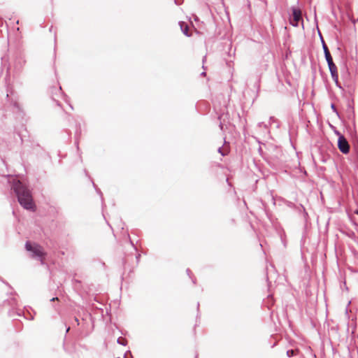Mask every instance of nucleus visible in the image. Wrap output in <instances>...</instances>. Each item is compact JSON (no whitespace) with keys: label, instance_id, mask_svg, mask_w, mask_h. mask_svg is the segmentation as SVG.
<instances>
[{"label":"nucleus","instance_id":"obj_19","mask_svg":"<svg viewBox=\"0 0 358 358\" xmlns=\"http://www.w3.org/2000/svg\"><path fill=\"white\" fill-rule=\"evenodd\" d=\"M222 115H223V114H222V115H219V116H218V119H219V120H220L219 127H220V129H221V130H223V129H224V128H223V127H224V122H222L221 121V119H222Z\"/></svg>","mask_w":358,"mask_h":358},{"label":"nucleus","instance_id":"obj_23","mask_svg":"<svg viewBox=\"0 0 358 358\" xmlns=\"http://www.w3.org/2000/svg\"><path fill=\"white\" fill-rule=\"evenodd\" d=\"M0 280H1L3 283H4V284H6V285H8L10 288H12V287H10V285L6 282V281H5V280H4L1 277H0Z\"/></svg>","mask_w":358,"mask_h":358},{"label":"nucleus","instance_id":"obj_36","mask_svg":"<svg viewBox=\"0 0 358 358\" xmlns=\"http://www.w3.org/2000/svg\"><path fill=\"white\" fill-rule=\"evenodd\" d=\"M13 105H14L15 107L19 108V106H18L17 103L15 102Z\"/></svg>","mask_w":358,"mask_h":358},{"label":"nucleus","instance_id":"obj_31","mask_svg":"<svg viewBox=\"0 0 358 358\" xmlns=\"http://www.w3.org/2000/svg\"><path fill=\"white\" fill-rule=\"evenodd\" d=\"M56 300H58V298L57 297H53L50 299V301H55Z\"/></svg>","mask_w":358,"mask_h":358},{"label":"nucleus","instance_id":"obj_9","mask_svg":"<svg viewBox=\"0 0 358 358\" xmlns=\"http://www.w3.org/2000/svg\"><path fill=\"white\" fill-rule=\"evenodd\" d=\"M319 34H320V40H321L322 45V49L324 50V57L326 59L327 64H329L330 63L334 62L333 58H332L331 53L329 50V48H328L327 44L325 43L324 40L323 39L320 31H319Z\"/></svg>","mask_w":358,"mask_h":358},{"label":"nucleus","instance_id":"obj_41","mask_svg":"<svg viewBox=\"0 0 358 358\" xmlns=\"http://www.w3.org/2000/svg\"><path fill=\"white\" fill-rule=\"evenodd\" d=\"M58 90L59 91V92H62V87H59V89H58Z\"/></svg>","mask_w":358,"mask_h":358},{"label":"nucleus","instance_id":"obj_42","mask_svg":"<svg viewBox=\"0 0 358 358\" xmlns=\"http://www.w3.org/2000/svg\"><path fill=\"white\" fill-rule=\"evenodd\" d=\"M85 320H85L84 317H83V318H82V321H83V322H85Z\"/></svg>","mask_w":358,"mask_h":358},{"label":"nucleus","instance_id":"obj_3","mask_svg":"<svg viewBox=\"0 0 358 358\" xmlns=\"http://www.w3.org/2000/svg\"><path fill=\"white\" fill-rule=\"evenodd\" d=\"M25 249L31 252V258L39 260L42 265L45 264L44 258L46 256V253L39 244L27 241L25 243Z\"/></svg>","mask_w":358,"mask_h":358},{"label":"nucleus","instance_id":"obj_27","mask_svg":"<svg viewBox=\"0 0 358 358\" xmlns=\"http://www.w3.org/2000/svg\"><path fill=\"white\" fill-rule=\"evenodd\" d=\"M199 316V303H197V315L196 318H198Z\"/></svg>","mask_w":358,"mask_h":358},{"label":"nucleus","instance_id":"obj_12","mask_svg":"<svg viewBox=\"0 0 358 358\" xmlns=\"http://www.w3.org/2000/svg\"><path fill=\"white\" fill-rule=\"evenodd\" d=\"M80 135H81L80 124H77V128H76V134H75V136H76V143H75L76 145L78 150H79L78 138L80 137Z\"/></svg>","mask_w":358,"mask_h":358},{"label":"nucleus","instance_id":"obj_40","mask_svg":"<svg viewBox=\"0 0 358 358\" xmlns=\"http://www.w3.org/2000/svg\"><path fill=\"white\" fill-rule=\"evenodd\" d=\"M85 175H86L87 176H88V172L87 171V170H85Z\"/></svg>","mask_w":358,"mask_h":358},{"label":"nucleus","instance_id":"obj_21","mask_svg":"<svg viewBox=\"0 0 358 358\" xmlns=\"http://www.w3.org/2000/svg\"><path fill=\"white\" fill-rule=\"evenodd\" d=\"M128 355L132 357V355L130 350L127 351L124 355V358H128Z\"/></svg>","mask_w":358,"mask_h":358},{"label":"nucleus","instance_id":"obj_44","mask_svg":"<svg viewBox=\"0 0 358 358\" xmlns=\"http://www.w3.org/2000/svg\"><path fill=\"white\" fill-rule=\"evenodd\" d=\"M52 27H51L50 28V31H52Z\"/></svg>","mask_w":358,"mask_h":358},{"label":"nucleus","instance_id":"obj_37","mask_svg":"<svg viewBox=\"0 0 358 358\" xmlns=\"http://www.w3.org/2000/svg\"><path fill=\"white\" fill-rule=\"evenodd\" d=\"M86 315H87V316H89L90 318H92V315H91V314H90V313H87V314H86Z\"/></svg>","mask_w":358,"mask_h":358},{"label":"nucleus","instance_id":"obj_6","mask_svg":"<svg viewBox=\"0 0 358 358\" xmlns=\"http://www.w3.org/2000/svg\"><path fill=\"white\" fill-rule=\"evenodd\" d=\"M348 109L350 110V113H351V114L348 115V118L350 120H352V126H353V128H350L348 129V132L351 137L352 143L354 145H356L358 143V136H357L356 127H355V110H354L353 106H352L351 104H350V103L348 104Z\"/></svg>","mask_w":358,"mask_h":358},{"label":"nucleus","instance_id":"obj_32","mask_svg":"<svg viewBox=\"0 0 358 358\" xmlns=\"http://www.w3.org/2000/svg\"><path fill=\"white\" fill-rule=\"evenodd\" d=\"M129 241H130L131 244L132 245V246L134 248V249L136 250H137L136 248L134 246L132 241L130 238H129Z\"/></svg>","mask_w":358,"mask_h":358},{"label":"nucleus","instance_id":"obj_15","mask_svg":"<svg viewBox=\"0 0 358 358\" xmlns=\"http://www.w3.org/2000/svg\"><path fill=\"white\" fill-rule=\"evenodd\" d=\"M117 343L123 346H126L127 345V341L122 337H119L117 340Z\"/></svg>","mask_w":358,"mask_h":358},{"label":"nucleus","instance_id":"obj_25","mask_svg":"<svg viewBox=\"0 0 358 358\" xmlns=\"http://www.w3.org/2000/svg\"><path fill=\"white\" fill-rule=\"evenodd\" d=\"M74 321L76 322V324L78 326L80 324L79 320L77 317H74Z\"/></svg>","mask_w":358,"mask_h":358},{"label":"nucleus","instance_id":"obj_4","mask_svg":"<svg viewBox=\"0 0 358 358\" xmlns=\"http://www.w3.org/2000/svg\"><path fill=\"white\" fill-rule=\"evenodd\" d=\"M341 76L344 81V85L348 88L349 91L354 92L355 90V80L347 66L341 70Z\"/></svg>","mask_w":358,"mask_h":358},{"label":"nucleus","instance_id":"obj_33","mask_svg":"<svg viewBox=\"0 0 358 358\" xmlns=\"http://www.w3.org/2000/svg\"><path fill=\"white\" fill-rule=\"evenodd\" d=\"M73 281L76 282V283H80V280H76V279H74Z\"/></svg>","mask_w":358,"mask_h":358},{"label":"nucleus","instance_id":"obj_22","mask_svg":"<svg viewBox=\"0 0 358 358\" xmlns=\"http://www.w3.org/2000/svg\"><path fill=\"white\" fill-rule=\"evenodd\" d=\"M176 5H181L183 3V0H174Z\"/></svg>","mask_w":358,"mask_h":358},{"label":"nucleus","instance_id":"obj_45","mask_svg":"<svg viewBox=\"0 0 358 358\" xmlns=\"http://www.w3.org/2000/svg\"><path fill=\"white\" fill-rule=\"evenodd\" d=\"M116 358H120V357H116Z\"/></svg>","mask_w":358,"mask_h":358},{"label":"nucleus","instance_id":"obj_10","mask_svg":"<svg viewBox=\"0 0 358 358\" xmlns=\"http://www.w3.org/2000/svg\"><path fill=\"white\" fill-rule=\"evenodd\" d=\"M287 205L289 208H295L299 213H302L303 217H304L305 220H306L308 215L306 210V208L302 204L296 205L293 202L289 201Z\"/></svg>","mask_w":358,"mask_h":358},{"label":"nucleus","instance_id":"obj_39","mask_svg":"<svg viewBox=\"0 0 358 358\" xmlns=\"http://www.w3.org/2000/svg\"><path fill=\"white\" fill-rule=\"evenodd\" d=\"M69 330H70V327H69L66 328V332L68 333Z\"/></svg>","mask_w":358,"mask_h":358},{"label":"nucleus","instance_id":"obj_7","mask_svg":"<svg viewBox=\"0 0 358 358\" xmlns=\"http://www.w3.org/2000/svg\"><path fill=\"white\" fill-rule=\"evenodd\" d=\"M338 148L343 154L349 153L350 145L344 136L338 138Z\"/></svg>","mask_w":358,"mask_h":358},{"label":"nucleus","instance_id":"obj_46","mask_svg":"<svg viewBox=\"0 0 358 358\" xmlns=\"http://www.w3.org/2000/svg\"><path fill=\"white\" fill-rule=\"evenodd\" d=\"M357 20H358V17H357Z\"/></svg>","mask_w":358,"mask_h":358},{"label":"nucleus","instance_id":"obj_35","mask_svg":"<svg viewBox=\"0 0 358 358\" xmlns=\"http://www.w3.org/2000/svg\"><path fill=\"white\" fill-rule=\"evenodd\" d=\"M206 75V73L205 71H203L201 73V76H205Z\"/></svg>","mask_w":358,"mask_h":358},{"label":"nucleus","instance_id":"obj_26","mask_svg":"<svg viewBox=\"0 0 358 358\" xmlns=\"http://www.w3.org/2000/svg\"><path fill=\"white\" fill-rule=\"evenodd\" d=\"M90 180L92 181V185L96 189V187H98L97 185L94 182L93 180L89 176Z\"/></svg>","mask_w":358,"mask_h":358},{"label":"nucleus","instance_id":"obj_24","mask_svg":"<svg viewBox=\"0 0 358 358\" xmlns=\"http://www.w3.org/2000/svg\"><path fill=\"white\" fill-rule=\"evenodd\" d=\"M257 126H258L259 127H265V128L266 127V125L264 122H259V123H258V124H257Z\"/></svg>","mask_w":358,"mask_h":358},{"label":"nucleus","instance_id":"obj_34","mask_svg":"<svg viewBox=\"0 0 358 358\" xmlns=\"http://www.w3.org/2000/svg\"><path fill=\"white\" fill-rule=\"evenodd\" d=\"M52 99L56 102L57 106H60V103L58 101H55L54 98H52Z\"/></svg>","mask_w":358,"mask_h":358},{"label":"nucleus","instance_id":"obj_29","mask_svg":"<svg viewBox=\"0 0 358 358\" xmlns=\"http://www.w3.org/2000/svg\"><path fill=\"white\" fill-rule=\"evenodd\" d=\"M270 120L271 122H274L276 121V119L274 117L271 116L270 117Z\"/></svg>","mask_w":358,"mask_h":358},{"label":"nucleus","instance_id":"obj_1","mask_svg":"<svg viewBox=\"0 0 358 358\" xmlns=\"http://www.w3.org/2000/svg\"><path fill=\"white\" fill-rule=\"evenodd\" d=\"M8 182L10 183V190L16 196L20 206L26 210L34 212L36 205L29 187L17 178H11Z\"/></svg>","mask_w":358,"mask_h":358},{"label":"nucleus","instance_id":"obj_18","mask_svg":"<svg viewBox=\"0 0 358 358\" xmlns=\"http://www.w3.org/2000/svg\"><path fill=\"white\" fill-rule=\"evenodd\" d=\"M331 108L333 112L335 113L338 117H340L339 113H338V110L336 109V107L334 103L331 104Z\"/></svg>","mask_w":358,"mask_h":358},{"label":"nucleus","instance_id":"obj_11","mask_svg":"<svg viewBox=\"0 0 358 358\" xmlns=\"http://www.w3.org/2000/svg\"><path fill=\"white\" fill-rule=\"evenodd\" d=\"M179 24L180 27V29L182 32L186 36L189 37L191 36V34L189 31V27L187 24H186L184 22H179Z\"/></svg>","mask_w":358,"mask_h":358},{"label":"nucleus","instance_id":"obj_20","mask_svg":"<svg viewBox=\"0 0 358 358\" xmlns=\"http://www.w3.org/2000/svg\"><path fill=\"white\" fill-rule=\"evenodd\" d=\"M217 152L222 155V156H225L227 155V152H224L223 149L222 147H220L217 150Z\"/></svg>","mask_w":358,"mask_h":358},{"label":"nucleus","instance_id":"obj_8","mask_svg":"<svg viewBox=\"0 0 358 358\" xmlns=\"http://www.w3.org/2000/svg\"><path fill=\"white\" fill-rule=\"evenodd\" d=\"M328 67L331 73V76L333 80L335 82L336 85L339 88H342L341 83L338 81V70L334 62L329 64Z\"/></svg>","mask_w":358,"mask_h":358},{"label":"nucleus","instance_id":"obj_14","mask_svg":"<svg viewBox=\"0 0 358 358\" xmlns=\"http://www.w3.org/2000/svg\"><path fill=\"white\" fill-rule=\"evenodd\" d=\"M298 352H299L298 349H290L287 351V355L289 357H292L296 355Z\"/></svg>","mask_w":358,"mask_h":358},{"label":"nucleus","instance_id":"obj_30","mask_svg":"<svg viewBox=\"0 0 358 358\" xmlns=\"http://www.w3.org/2000/svg\"><path fill=\"white\" fill-rule=\"evenodd\" d=\"M140 257H141V255H140V254H138V255L136 256V259L137 262L139 261Z\"/></svg>","mask_w":358,"mask_h":358},{"label":"nucleus","instance_id":"obj_38","mask_svg":"<svg viewBox=\"0 0 358 358\" xmlns=\"http://www.w3.org/2000/svg\"><path fill=\"white\" fill-rule=\"evenodd\" d=\"M206 56H204L203 58V63H204L205 60H206Z\"/></svg>","mask_w":358,"mask_h":358},{"label":"nucleus","instance_id":"obj_43","mask_svg":"<svg viewBox=\"0 0 358 358\" xmlns=\"http://www.w3.org/2000/svg\"><path fill=\"white\" fill-rule=\"evenodd\" d=\"M355 213V214L358 215V210H356Z\"/></svg>","mask_w":358,"mask_h":358},{"label":"nucleus","instance_id":"obj_5","mask_svg":"<svg viewBox=\"0 0 358 358\" xmlns=\"http://www.w3.org/2000/svg\"><path fill=\"white\" fill-rule=\"evenodd\" d=\"M292 15L289 17V24L295 27H299V23L303 24L302 19V13L299 7L292 6L291 8Z\"/></svg>","mask_w":358,"mask_h":358},{"label":"nucleus","instance_id":"obj_17","mask_svg":"<svg viewBox=\"0 0 358 358\" xmlns=\"http://www.w3.org/2000/svg\"><path fill=\"white\" fill-rule=\"evenodd\" d=\"M95 190H96V193L100 196L101 200V203H102V206H103L104 205V200H103V194H102L101 189L99 187H96Z\"/></svg>","mask_w":358,"mask_h":358},{"label":"nucleus","instance_id":"obj_16","mask_svg":"<svg viewBox=\"0 0 358 358\" xmlns=\"http://www.w3.org/2000/svg\"><path fill=\"white\" fill-rule=\"evenodd\" d=\"M186 273H187V275L189 277V278L192 279V282L194 284H195L196 283V278L194 277H193L192 273L191 270L189 268H187Z\"/></svg>","mask_w":358,"mask_h":358},{"label":"nucleus","instance_id":"obj_13","mask_svg":"<svg viewBox=\"0 0 358 358\" xmlns=\"http://www.w3.org/2000/svg\"><path fill=\"white\" fill-rule=\"evenodd\" d=\"M352 157L355 167L358 169V150L355 151Z\"/></svg>","mask_w":358,"mask_h":358},{"label":"nucleus","instance_id":"obj_2","mask_svg":"<svg viewBox=\"0 0 358 358\" xmlns=\"http://www.w3.org/2000/svg\"><path fill=\"white\" fill-rule=\"evenodd\" d=\"M1 306L3 309L9 308V309L8 310V315L10 317H13L14 320H16V318H15V316L22 315H23L24 318L29 320H32L34 319V317L32 315H30V317H28L27 316L25 315L23 310L17 308V299L13 296H9V298L3 301Z\"/></svg>","mask_w":358,"mask_h":358},{"label":"nucleus","instance_id":"obj_28","mask_svg":"<svg viewBox=\"0 0 358 358\" xmlns=\"http://www.w3.org/2000/svg\"><path fill=\"white\" fill-rule=\"evenodd\" d=\"M335 134L338 136V138L339 136H343V134H341V132H340V131H336V130L335 131Z\"/></svg>","mask_w":358,"mask_h":358}]
</instances>
